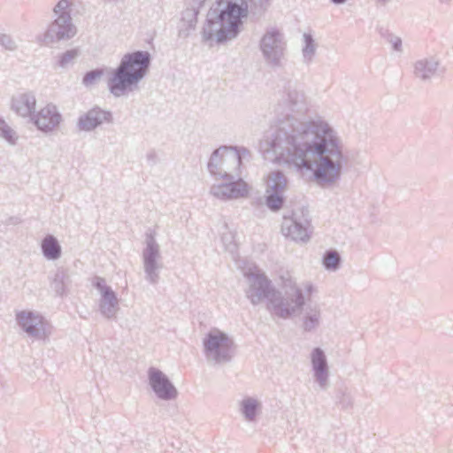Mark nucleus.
<instances>
[{
  "label": "nucleus",
  "instance_id": "nucleus-1",
  "mask_svg": "<svg viewBox=\"0 0 453 453\" xmlns=\"http://www.w3.org/2000/svg\"><path fill=\"white\" fill-rule=\"evenodd\" d=\"M280 104L290 113L280 119L266 140L265 154L272 161L298 171H311L322 188L332 187L342 177L345 157L337 132L322 118L306 119L308 104L293 80L283 81Z\"/></svg>",
  "mask_w": 453,
  "mask_h": 453
},
{
  "label": "nucleus",
  "instance_id": "nucleus-2",
  "mask_svg": "<svg viewBox=\"0 0 453 453\" xmlns=\"http://www.w3.org/2000/svg\"><path fill=\"white\" fill-rule=\"evenodd\" d=\"M244 276L249 285L245 291L246 296L253 305L266 300L268 311L283 319H288L302 311L305 304L303 290L292 279L284 280L282 294L264 273L249 271L244 273Z\"/></svg>",
  "mask_w": 453,
  "mask_h": 453
},
{
  "label": "nucleus",
  "instance_id": "nucleus-3",
  "mask_svg": "<svg viewBox=\"0 0 453 453\" xmlns=\"http://www.w3.org/2000/svg\"><path fill=\"white\" fill-rule=\"evenodd\" d=\"M203 27V39L222 44L238 37L244 19L251 17L250 0H217Z\"/></svg>",
  "mask_w": 453,
  "mask_h": 453
},
{
  "label": "nucleus",
  "instance_id": "nucleus-4",
  "mask_svg": "<svg viewBox=\"0 0 453 453\" xmlns=\"http://www.w3.org/2000/svg\"><path fill=\"white\" fill-rule=\"evenodd\" d=\"M150 62L149 51L136 50L124 55L108 80L110 92L115 97H120L136 89L147 74Z\"/></svg>",
  "mask_w": 453,
  "mask_h": 453
},
{
  "label": "nucleus",
  "instance_id": "nucleus-5",
  "mask_svg": "<svg viewBox=\"0 0 453 453\" xmlns=\"http://www.w3.org/2000/svg\"><path fill=\"white\" fill-rule=\"evenodd\" d=\"M73 0H59L53 7L55 19L43 35L45 43H54L73 38L77 28L71 17Z\"/></svg>",
  "mask_w": 453,
  "mask_h": 453
},
{
  "label": "nucleus",
  "instance_id": "nucleus-6",
  "mask_svg": "<svg viewBox=\"0 0 453 453\" xmlns=\"http://www.w3.org/2000/svg\"><path fill=\"white\" fill-rule=\"evenodd\" d=\"M203 345L207 361L215 365L229 363L234 356V340L220 330L209 332L203 340Z\"/></svg>",
  "mask_w": 453,
  "mask_h": 453
},
{
  "label": "nucleus",
  "instance_id": "nucleus-7",
  "mask_svg": "<svg viewBox=\"0 0 453 453\" xmlns=\"http://www.w3.org/2000/svg\"><path fill=\"white\" fill-rule=\"evenodd\" d=\"M259 49L268 66L276 69L283 65L287 42L278 28L272 27L265 31L259 42Z\"/></svg>",
  "mask_w": 453,
  "mask_h": 453
},
{
  "label": "nucleus",
  "instance_id": "nucleus-8",
  "mask_svg": "<svg viewBox=\"0 0 453 453\" xmlns=\"http://www.w3.org/2000/svg\"><path fill=\"white\" fill-rule=\"evenodd\" d=\"M310 225L309 211L301 207L293 211L290 215H284L281 232L295 242H306L310 239Z\"/></svg>",
  "mask_w": 453,
  "mask_h": 453
},
{
  "label": "nucleus",
  "instance_id": "nucleus-9",
  "mask_svg": "<svg viewBox=\"0 0 453 453\" xmlns=\"http://www.w3.org/2000/svg\"><path fill=\"white\" fill-rule=\"evenodd\" d=\"M288 187V179L280 170H274L266 177L265 205L272 211H280L285 203V192Z\"/></svg>",
  "mask_w": 453,
  "mask_h": 453
},
{
  "label": "nucleus",
  "instance_id": "nucleus-10",
  "mask_svg": "<svg viewBox=\"0 0 453 453\" xmlns=\"http://www.w3.org/2000/svg\"><path fill=\"white\" fill-rule=\"evenodd\" d=\"M161 258L160 247L155 239V233L151 230L146 232L145 248L142 250V261L145 273V279L155 285L159 280V270L162 265L159 264Z\"/></svg>",
  "mask_w": 453,
  "mask_h": 453
},
{
  "label": "nucleus",
  "instance_id": "nucleus-11",
  "mask_svg": "<svg viewBox=\"0 0 453 453\" xmlns=\"http://www.w3.org/2000/svg\"><path fill=\"white\" fill-rule=\"evenodd\" d=\"M226 182L213 185L211 194L222 200L245 197L249 194L247 183L240 178L239 173L230 172L226 176H219Z\"/></svg>",
  "mask_w": 453,
  "mask_h": 453
},
{
  "label": "nucleus",
  "instance_id": "nucleus-12",
  "mask_svg": "<svg viewBox=\"0 0 453 453\" xmlns=\"http://www.w3.org/2000/svg\"><path fill=\"white\" fill-rule=\"evenodd\" d=\"M148 381L150 388L160 400L172 401L178 396L177 388L161 370L150 367Z\"/></svg>",
  "mask_w": 453,
  "mask_h": 453
},
{
  "label": "nucleus",
  "instance_id": "nucleus-13",
  "mask_svg": "<svg viewBox=\"0 0 453 453\" xmlns=\"http://www.w3.org/2000/svg\"><path fill=\"white\" fill-rule=\"evenodd\" d=\"M92 286L96 288L101 297L99 299V311L106 319L115 317L119 310V299L112 288L106 284L104 278L95 276L92 279Z\"/></svg>",
  "mask_w": 453,
  "mask_h": 453
},
{
  "label": "nucleus",
  "instance_id": "nucleus-14",
  "mask_svg": "<svg viewBox=\"0 0 453 453\" xmlns=\"http://www.w3.org/2000/svg\"><path fill=\"white\" fill-rule=\"evenodd\" d=\"M113 122L112 113L99 106H94L87 112L82 113L77 119L76 127L79 131L91 132L103 125Z\"/></svg>",
  "mask_w": 453,
  "mask_h": 453
},
{
  "label": "nucleus",
  "instance_id": "nucleus-15",
  "mask_svg": "<svg viewBox=\"0 0 453 453\" xmlns=\"http://www.w3.org/2000/svg\"><path fill=\"white\" fill-rule=\"evenodd\" d=\"M311 364L313 378L321 390L329 388V365L325 351L319 348H314L311 352Z\"/></svg>",
  "mask_w": 453,
  "mask_h": 453
},
{
  "label": "nucleus",
  "instance_id": "nucleus-16",
  "mask_svg": "<svg viewBox=\"0 0 453 453\" xmlns=\"http://www.w3.org/2000/svg\"><path fill=\"white\" fill-rule=\"evenodd\" d=\"M19 326L31 337L43 339L46 336L44 322L42 316L33 311H19L16 315Z\"/></svg>",
  "mask_w": 453,
  "mask_h": 453
},
{
  "label": "nucleus",
  "instance_id": "nucleus-17",
  "mask_svg": "<svg viewBox=\"0 0 453 453\" xmlns=\"http://www.w3.org/2000/svg\"><path fill=\"white\" fill-rule=\"evenodd\" d=\"M61 119V114L53 104H47L31 117L32 122L43 133L53 131L59 125Z\"/></svg>",
  "mask_w": 453,
  "mask_h": 453
},
{
  "label": "nucleus",
  "instance_id": "nucleus-18",
  "mask_svg": "<svg viewBox=\"0 0 453 453\" xmlns=\"http://www.w3.org/2000/svg\"><path fill=\"white\" fill-rule=\"evenodd\" d=\"M441 66L440 59L435 56H427L413 64V75L422 82H430L438 74Z\"/></svg>",
  "mask_w": 453,
  "mask_h": 453
},
{
  "label": "nucleus",
  "instance_id": "nucleus-19",
  "mask_svg": "<svg viewBox=\"0 0 453 453\" xmlns=\"http://www.w3.org/2000/svg\"><path fill=\"white\" fill-rule=\"evenodd\" d=\"M50 287L57 296L64 297L70 293L72 286V272L64 266H59L49 277Z\"/></svg>",
  "mask_w": 453,
  "mask_h": 453
},
{
  "label": "nucleus",
  "instance_id": "nucleus-20",
  "mask_svg": "<svg viewBox=\"0 0 453 453\" xmlns=\"http://www.w3.org/2000/svg\"><path fill=\"white\" fill-rule=\"evenodd\" d=\"M227 152V146H220L211 153L207 165L211 175L215 177L226 176V173L233 172L231 162L225 160Z\"/></svg>",
  "mask_w": 453,
  "mask_h": 453
},
{
  "label": "nucleus",
  "instance_id": "nucleus-21",
  "mask_svg": "<svg viewBox=\"0 0 453 453\" xmlns=\"http://www.w3.org/2000/svg\"><path fill=\"white\" fill-rule=\"evenodd\" d=\"M36 104L33 92L18 94L12 98V110L20 117H33Z\"/></svg>",
  "mask_w": 453,
  "mask_h": 453
},
{
  "label": "nucleus",
  "instance_id": "nucleus-22",
  "mask_svg": "<svg viewBox=\"0 0 453 453\" xmlns=\"http://www.w3.org/2000/svg\"><path fill=\"white\" fill-rule=\"evenodd\" d=\"M239 411L249 423L257 421L262 411V403L252 396H246L239 403Z\"/></svg>",
  "mask_w": 453,
  "mask_h": 453
},
{
  "label": "nucleus",
  "instance_id": "nucleus-23",
  "mask_svg": "<svg viewBox=\"0 0 453 453\" xmlns=\"http://www.w3.org/2000/svg\"><path fill=\"white\" fill-rule=\"evenodd\" d=\"M192 3V6L187 7L181 13L180 35L188 36L189 31L195 29L196 26L199 8L202 5L195 4L193 1Z\"/></svg>",
  "mask_w": 453,
  "mask_h": 453
},
{
  "label": "nucleus",
  "instance_id": "nucleus-24",
  "mask_svg": "<svg viewBox=\"0 0 453 453\" xmlns=\"http://www.w3.org/2000/svg\"><path fill=\"white\" fill-rule=\"evenodd\" d=\"M42 252L48 260H56L61 256V246L52 234H47L41 244Z\"/></svg>",
  "mask_w": 453,
  "mask_h": 453
},
{
  "label": "nucleus",
  "instance_id": "nucleus-25",
  "mask_svg": "<svg viewBox=\"0 0 453 453\" xmlns=\"http://www.w3.org/2000/svg\"><path fill=\"white\" fill-rule=\"evenodd\" d=\"M227 150L225 160L231 162L233 172L239 173L242 159H249L250 152L244 147L237 149V147L227 146Z\"/></svg>",
  "mask_w": 453,
  "mask_h": 453
},
{
  "label": "nucleus",
  "instance_id": "nucleus-26",
  "mask_svg": "<svg viewBox=\"0 0 453 453\" xmlns=\"http://www.w3.org/2000/svg\"><path fill=\"white\" fill-rule=\"evenodd\" d=\"M321 310L318 305L308 307L303 319V329L305 332L316 330L320 324Z\"/></svg>",
  "mask_w": 453,
  "mask_h": 453
},
{
  "label": "nucleus",
  "instance_id": "nucleus-27",
  "mask_svg": "<svg viewBox=\"0 0 453 453\" xmlns=\"http://www.w3.org/2000/svg\"><path fill=\"white\" fill-rule=\"evenodd\" d=\"M303 46L302 49L303 62L310 65L315 57L317 43L311 34L304 33L303 35Z\"/></svg>",
  "mask_w": 453,
  "mask_h": 453
},
{
  "label": "nucleus",
  "instance_id": "nucleus-28",
  "mask_svg": "<svg viewBox=\"0 0 453 453\" xmlns=\"http://www.w3.org/2000/svg\"><path fill=\"white\" fill-rule=\"evenodd\" d=\"M322 265L327 271H337L342 265V257L338 251L334 250H326L323 255Z\"/></svg>",
  "mask_w": 453,
  "mask_h": 453
},
{
  "label": "nucleus",
  "instance_id": "nucleus-29",
  "mask_svg": "<svg viewBox=\"0 0 453 453\" xmlns=\"http://www.w3.org/2000/svg\"><path fill=\"white\" fill-rule=\"evenodd\" d=\"M251 4V19L259 20L271 5V0H250Z\"/></svg>",
  "mask_w": 453,
  "mask_h": 453
},
{
  "label": "nucleus",
  "instance_id": "nucleus-30",
  "mask_svg": "<svg viewBox=\"0 0 453 453\" xmlns=\"http://www.w3.org/2000/svg\"><path fill=\"white\" fill-rule=\"evenodd\" d=\"M336 404L342 410H348L353 407L354 399L347 388H340L336 392Z\"/></svg>",
  "mask_w": 453,
  "mask_h": 453
},
{
  "label": "nucleus",
  "instance_id": "nucleus-31",
  "mask_svg": "<svg viewBox=\"0 0 453 453\" xmlns=\"http://www.w3.org/2000/svg\"><path fill=\"white\" fill-rule=\"evenodd\" d=\"M79 56L77 49H72L60 54L58 58L57 65L61 68L67 67Z\"/></svg>",
  "mask_w": 453,
  "mask_h": 453
},
{
  "label": "nucleus",
  "instance_id": "nucleus-32",
  "mask_svg": "<svg viewBox=\"0 0 453 453\" xmlns=\"http://www.w3.org/2000/svg\"><path fill=\"white\" fill-rule=\"evenodd\" d=\"M0 136L12 145L18 140L16 132L3 119H0Z\"/></svg>",
  "mask_w": 453,
  "mask_h": 453
},
{
  "label": "nucleus",
  "instance_id": "nucleus-33",
  "mask_svg": "<svg viewBox=\"0 0 453 453\" xmlns=\"http://www.w3.org/2000/svg\"><path fill=\"white\" fill-rule=\"evenodd\" d=\"M104 72L101 69H94L85 73L82 78V83L88 87L95 84L103 75Z\"/></svg>",
  "mask_w": 453,
  "mask_h": 453
},
{
  "label": "nucleus",
  "instance_id": "nucleus-34",
  "mask_svg": "<svg viewBox=\"0 0 453 453\" xmlns=\"http://www.w3.org/2000/svg\"><path fill=\"white\" fill-rule=\"evenodd\" d=\"M0 45L6 50L14 51L18 44L12 35L0 32Z\"/></svg>",
  "mask_w": 453,
  "mask_h": 453
},
{
  "label": "nucleus",
  "instance_id": "nucleus-35",
  "mask_svg": "<svg viewBox=\"0 0 453 453\" xmlns=\"http://www.w3.org/2000/svg\"><path fill=\"white\" fill-rule=\"evenodd\" d=\"M385 38L387 42L391 44L394 50L397 52L403 51L402 39L399 36L395 35L394 34L391 33H387Z\"/></svg>",
  "mask_w": 453,
  "mask_h": 453
},
{
  "label": "nucleus",
  "instance_id": "nucleus-36",
  "mask_svg": "<svg viewBox=\"0 0 453 453\" xmlns=\"http://www.w3.org/2000/svg\"><path fill=\"white\" fill-rule=\"evenodd\" d=\"M146 158H147L148 163L150 165H155L158 162L157 155L156 151L153 150H150L147 153Z\"/></svg>",
  "mask_w": 453,
  "mask_h": 453
},
{
  "label": "nucleus",
  "instance_id": "nucleus-37",
  "mask_svg": "<svg viewBox=\"0 0 453 453\" xmlns=\"http://www.w3.org/2000/svg\"><path fill=\"white\" fill-rule=\"evenodd\" d=\"M308 296H311L314 291V286L311 282H307L304 284V289H303Z\"/></svg>",
  "mask_w": 453,
  "mask_h": 453
},
{
  "label": "nucleus",
  "instance_id": "nucleus-38",
  "mask_svg": "<svg viewBox=\"0 0 453 453\" xmlns=\"http://www.w3.org/2000/svg\"><path fill=\"white\" fill-rule=\"evenodd\" d=\"M348 0H330V2L335 5L344 4Z\"/></svg>",
  "mask_w": 453,
  "mask_h": 453
},
{
  "label": "nucleus",
  "instance_id": "nucleus-39",
  "mask_svg": "<svg viewBox=\"0 0 453 453\" xmlns=\"http://www.w3.org/2000/svg\"><path fill=\"white\" fill-rule=\"evenodd\" d=\"M206 0H193L195 4L203 5Z\"/></svg>",
  "mask_w": 453,
  "mask_h": 453
},
{
  "label": "nucleus",
  "instance_id": "nucleus-40",
  "mask_svg": "<svg viewBox=\"0 0 453 453\" xmlns=\"http://www.w3.org/2000/svg\"><path fill=\"white\" fill-rule=\"evenodd\" d=\"M389 0H377V3L381 5H386Z\"/></svg>",
  "mask_w": 453,
  "mask_h": 453
},
{
  "label": "nucleus",
  "instance_id": "nucleus-41",
  "mask_svg": "<svg viewBox=\"0 0 453 453\" xmlns=\"http://www.w3.org/2000/svg\"><path fill=\"white\" fill-rule=\"evenodd\" d=\"M440 3L447 2L448 0H438Z\"/></svg>",
  "mask_w": 453,
  "mask_h": 453
}]
</instances>
